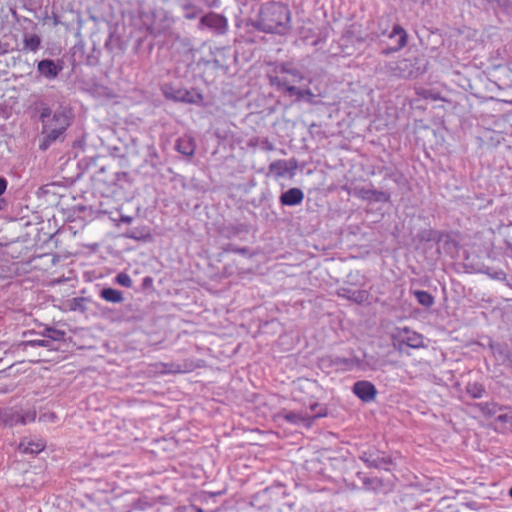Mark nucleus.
Returning <instances> with one entry per match:
<instances>
[{
  "label": "nucleus",
  "mask_w": 512,
  "mask_h": 512,
  "mask_svg": "<svg viewBox=\"0 0 512 512\" xmlns=\"http://www.w3.org/2000/svg\"><path fill=\"white\" fill-rule=\"evenodd\" d=\"M40 121L42 123L43 141L40 149L46 150L51 143L58 140L71 124L70 111L62 106L55 110L49 107H42L40 111Z\"/></svg>",
  "instance_id": "nucleus-1"
},
{
  "label": "nucleus",
  "mask_w": 512,
  "mask_h": 512,
  "mask_svg": "<svg viewBox=\"0 0 512 512\" xmlns=\"http://www.w3.org/2000/svg\"><path fill=\"white\" fill-rule=\"evenodd\" d=\"M316 388V382L306 378H299L290 385V394L293 401L302 402L305 407L304 410L299 412V416L304 419L312 420L324 417L327 414L326 407L310 397Z\"/></svg>",
  "instance_id": "nucleus-2"
},
{
  "label": "nucleus",
  "mask_w": 512,
  "mask_h": 512,
  "mask_svg": "<svg viewBox=\"0 0 512 512\" xmlns=\"http://www.w3.org/2000/svg\"><path fill=\"white\" fill-rule=\"evenodd\" d=\"M288 10L285 6L271 2L263 5L254 26L265 33L285 34Z\"/></svg>",
  "instance_id": "nucleus-3"
},
{
  "label": "nucleus",
  "mask_w": 512,
  "mask_h": 512,
  "mask_svg": "<svg viewBox=\"0 0 512 512\" xmlns=\"http://www.w3.org/2000/svg\"><path fill=\"white\" fill-rule=\"evenodd\" d=\"M386 68L392 76L403 79L416 78L426 71L427 61L422 56H414L389 62Z\"/></svg>",
  "instance_id": "nucleus-4"
},
{
  "label": "nucleus",
  "mask_w": 512,
  "mask_h": 512,
  "mask_svg": "<svg viewBox=\"0 0 512 512\" xmlns=\"http://www.w3.org/2000/svg\"><path fill=\"white\" fill-rule=\"evenodd\" d=\"M164 95L168 99L188 104H200L203 101L202 94L196 92L195 90H187L181 88L174 89L172 87H166L164 89Z\"/></svg>",
  "instance_id": "nucleus-5"
},
{
  "label": "nucleus",
  "mask_w": 512,
  "mask_h": 512,
  "mask_svg": "<svg viewBox=\"0 0 512 512\" xmlns=\"http://www.w3.org/2000/svg\"><path fill=\"white\" fill-rule=\"evenodd\" d=\"M63 70V62L61 60L43 59L37 63V71L40 76L46 80H54Z\"/></svg>",
  "instance_id": "nucleus-6"
},
{
  "label": "nucleus",
  "mask_w": 512,
  "mask_h": 512,
  "mask_svg": "<svg viewBox=\"0 0 512 512\" xmlns=\"http://www.w3.org/2000/svg\"><path fill=\"white\" fill-rule=\"evenodd\" d=\"M352 391L360 400L367 403L373 401L377 395L375 385L366 380L355 382Z\"/></svg>",
  "instance_id": "nucleus-7"
},
{
  "label": "nucleus",
  "mask_w": 512,
  "mask_h": 512,
  "mask_svg": "<svg viewBox=\"0 0 512 512\" xmlns=\"http://www.w3.org/2000/svg\"><path fill=\"white\" fill-rule=\"evenodd\" d=\"M388 38L392 41L393 45L390 48L384 49L383 54L388 55L391 52L399 51L407 44V33L399 25H395L392 31L388 34Z\"/></svg>",
  "instance_id": "nucleus-8"
},
{
  "label": "nucleus",
  "mask_w": 512,
  "mask_h": 512,
  "mask_svg": "<svg viewBox=\"0 0 512 512\" xmlns=\"http://www.w3.org/2000/svg\"><path fill=\"white\" fill-rule=\"evenodd\" d=\"M200 25L206 26L218 34H224L228 27L227 19L216 13H209L201 17Z\"/></svg>",
  "instance_id": "nucleus-9"
},
{
  "label": "nucleus",
  "mask_w": 512,
  "mask_h": 512,
  "mask_svg": "<svg viewBox=\"0 0 512 512\" xmlns=\"http://www.w3.org/2000/svg\"><path fill=\"white\" fill-rule=\"evenodd\" d=\"M290 98L295 97L297 100L304 101L310 104L318 103V97L320 93H314L310 89H299L290 86Z\"/></svg>",
  "instance_id": "nucleus-10"
},
{
  "label": "nucleus",
  "mask_w": 512,
  "mask_h": 512,
  "mask_svg": "<svg viewBox=\"0 0 512 512\" xmlns=\"http://www.w3.org/2000/svg\"><path fill=\"white\" fill-rule=\"evenodd\" d=\"M357 194L364 200L375 202H388L390 199V195L388 193L371 188L360 189Z\"/></svg>",
  "instance_id": "nucleus-11"
},
{
  "label": "nucleus",
  "mask_w": 512,
  "mask_h": 512,
  "mask_svg": "<svg viewBox=\"0 0 512 512\" xmlns=\"http://www.w3.org/2000/svg\"><path fill=\"white\" fill-rule=\"evenodd\" d=\"M176 149L185 156H192L195 152V143L191 137H181L177 140Z\"/></svg>",
  "instance_id": "nucleus-12"
},
{
  "label": "nucleus",
  "mask_w": 512,
  "mask_h": 512,
  "mask_svg": "<svg viewBox=\"0 0 512 512\" xmlns=\"http://www.w3.org/2000/svg\"><path fill=\"white\" fill-rule=\"evenodd\" d=\"M41 46V39L37 34H24L23 50L37 52Z\"/></svg>",
  "instance_id": "nucleus-13"
},
{
  "label": "nucleus",
  "mask_w": 512,
  "mask_h": 512,
  "mask_svg": "<svg viewBox=\"0 0 512 512\" xmlns=\"http://www.w3.org/2000/svg\"><path fill=\"white\" fill-rule=\"evenodd\" d=\"M101 298L111 303H121L124 300L123 293L114 288H104L100 292Z\"/></svg>",
  "instance_id": "nucleus-14"
},
{
  "label": "nucleus",
  "mask_w": 512,
  "mask_h": 512,
  "mask_svg": "<svg viewBox=\"0 0 512 512\" xmlns=\"http://www.w3.org/2000/svg\"><path fill=\"white\" fill-rule=\"evenodd\" d=\"M45 447V443L42 440L21 442L19 449L24 453L37 454L41 452Z\"/></svg>",
  "instance_id": "nucleus-15"
},
{
  "label": "nucleus",
  "mask_w": 512,
  "mask_h": 512,
  "mask_svg": "<svg viewBox=\"0 0 512 512\" xmlns=\"http://www.w3.org/2000/svg\"><path fill=\"white\" fill-rule=\"evenodd\" d=\"M288 172V163L286 161H277L270 165V175L279 179Z\"/></svg>",
  "instance_id": "nucleus-16"
},
{
  "label": "nucleus",
  "mask_w": 512,
  "mask_h": 512,
  "mask_svg": "<svg viewBox=\"0 0 512 512\" xmlns=\"http://www.w3.org/2000/svg\"><path fill=\"white\" fill-rule=\"evenodd\" d=\"M361 459L370 467L386 469L387 462L383 458H380L378 456L373 457L372 455H367L366 453H364L361 456Z\"/></svg>",
  "instance_id": "nucleus-17"
},
{
  "label": "nucleus",
  "mask_w": 512,
  "mask_h": 512,
  "mask_svg": "<svg viewBox=\"0 0 512 512\" xmlns=\"http://www.w3.org/2000/svg\"><path fill=\"white\" fill-rule=\"evenodd\" d=\"M335 363L344 370H352L360 365V360L356 358H336Z\"/></svg>",
  "instance_id": "nucleus-18"
},
{
  "label": "nucleus",
  "mask_w": 512,
  "mask_h": 512,
  "mask_svg": "<svg viewBox=\"0 0 512 512\" xmlns=\"http://www.w3.org/2000/svg\"><path fill=\"white\" fill-rule=\"evenodd\" d=\"M417 301L424 307H430L434 303L432 295L426 291L417 290L414 292Z\"/></svg>",
  "instance_id": "nucleus-19"
},
{
  "label": "nucleus",
  "mask_w": 512,
  "mask_h": 512,
  "mask_svg": "<svg viewBox=\"0 0 512 512\" xmlns=\"http://www.w3.org/2000/svg\"><path fill=\"white\" fill-rule=\"evenodd\" d=\"M466 389L468 394L475 399L482 398L485 392L483 385L479 383H469Z\"/></svg>",
  "instance_id": "nucleus-20"
},
{
  "label": "nucleus",
  "mask_w": 512,
  "mask_h": 512,
  "mask_svg": "<svg viewBox=\"0 0 512 512\" xmlns=\"http://www.w3.org/2000/svg\"><path fill=\"white\" fill-rule=\"evenodd\" d=\"M369 294L366 290H356L354 289L351 295L349 296V300L361 304L368 300Z\"/></svg>",
  "instance_id": "nucleus-21"
},
{
  "label": "nucleus",
  "mask_w": 512,
  "mask_h": 512,
  "mask_svg": "<svg viewBox=\"0 0 512 512\" xmlns=\"http://www.w3.org/2000/svg\"><path fill=\"white\" fill-rule=\"evenodd\" d=\"M85 298L82 297H75L69 302V309L71 311H79V312H85L86 307L84 305Z\"/></svg>",
  "instance_id": "nucleus-22"
},
{
  "label": "nucleus",
  "mask_w": 512,
  "mask_h": 512,
  "mask_svg": "<svg viewBox=\"0 0 512 512\" xmlns=\"http://www.w3.org/2000/svg\"><path fill=\"white\" fill-rule=\"evenodd\" d=\"M303 197V192L300 189L290 188V206L299 204Z\"/></svg>",
  "instance_id": "nucleus-23"
},
{
  "label": "nucleus",
  "mask_w": 512,
  "mask_h": 512,
  "mask_svg": "<svg viewBox=\"0 0 512 512\" xmlns=\"http://www.w3.org/2000/svg\"><path fill=\"white\" fill-rule=\"evenodd\" d=\"M184 17L187 19H194L200 14V10L198 7L193 5H184Z\"/></svg>",
  "instance_id": "nucleus-24"
},
{
  "label": "nucleus",
  "mask_w": 512,
  "mask_h": 512,
  "mask_svg": "<svg viewBox=\"0 0 512 512\" xmlns=\"http://www.w3.org/2000/svg\"><path fill=\"white\" fill-rule=\"evenodd\" d=\"M116 282L123 287L130 288L133 284L131 277L127 273H119L116 276Z\"/></svg>",
  "instance_id": "nucleus-25"
},
{
  "label": "nucleus",
  "mask_w": 512,
  "mask_h": 512,
  "mask_svg": "<svg viewBox=\"0 0 512 512\" xmlns=\"http://www.w3.org/2000/svg\"><path fill=\"white\" fill-rule=\"evenodd\" d=\"M44 335L47 336L48 338H50L51 340L58 341V340H62L64 338L65 333L60 330L48 328L45 330Z\"/></svg>",
  "instance_id": "nucleus-26"
},
{
  "label": "nucleus",
  "mask_w": 512,
  "mask_h": 512,
  "mask_svg": "<svg viewBox=\"0 0 512 512\" xmlns=\"http://www.w3.org/2000/svg\"><path fill=\"white\" fill-rule=\"evenodd\" d=\"M26 345L31 346V347H37V346L50 347L51 341L46 340V339H36V340L27 341Z\"/></svg>",
  "instance_id": "nucleus-27"
},
{
  "label": "nucleus",
  "mask_w": 512,
  "mask_h": 512,
  "mask_svg": "<svg viewBox=\"0 0 512 512\" xmlns=\"http://www.w3.org/2000/svg\"><path fill=\"white\" fill-rule=\"evenodd\" d=\"M498 7L503 8L508 13H512V0H492Z\"/></svg>",
  "instance_id": "nucleus-28"
},
{
  "label": "nucleus",
  "mask_w": 512,
  "mask_h": 512,
  "mask_svg": "<svg viewBox=\"0 0 512 512\" xmlns=\"http://www.w3.org/2000/svg\"><path fill=\"white\" fill-rule=\"evenodd\" d=\"M177 512H203V510L196 506L190 505V506H185V507L178 509Z\"/></svg>",
  "instance_id": "nucleus-29"
},
{
  "label": "nucleus",
  "mask_w": 512,
  "mask_h": 512,
  "mask_svg": "<svg viewBox=\"0 0 512 512\" xmlns=\"http://www.w3.org/2000/svg\"><path fill=\"white\" fill-rule=\"evenodd\" d=\"M354 289L351 288H341L338 290V295L342 298H346L349 300V296L353 292Z\"/></svg>",
  "instance_id": "nucleus-30"
},
{
  "label": "nucleus",
  "mask_w": 512,
  "mask_h": 512,
  "mask_svg": "<svg viewBox=\"0 0 512 512\" xmlns=\"http://www.w3.org/2000/svg\"><path fill=\"white\" fill-rule=\"evenodd\" d=\"M421 344V339L418 334H414L413 337L409 338V345L411 347H418Z\"/></svg>",
  "instance_id": "nucleus-31"
},
{
  "label": "nucleus",
  "mask_w": 512,
  "mask_h": 512,
  "mask_svg": "<svg viewBox=\"0 0 512 512\" xmlns=\"http://www.w3.org/2000/svg\"><path fill=\"white\" fill-rule=\"evenodd\" d=\"M7 185V180L3 177H0V196L6 191Z\"/></svg>",
  "instance_id": "nucleus-32"
},
{
  "label": "nucleus",
  "mask_w": 512,
  "mask_h": 512,
  "mask_svg": "<svg viewBox=\"0 0 512 512\" xmlns=\"http://www.w3.org/2000/svg\"><path fill=\"white\" fill-rule=\"evenodd\" d=\"M280 202L285 206L288 205V190L282 192Z\"/></svg>",
  "instance_id": "nucleus-33"
},
{
  "label": "nucleus",
  "mask_w": 512,
  "mask_h": 512,
  "mask_svg": "<svg viewBox=\"0 0 512 512\" xmlns=\"http://www.w3.org/2000/svg\"><path fill=\"white\" fill-rule=\"evenodd\" d=\"M125 236H126L127 238H129V239H135V240H139V239H140V236H139L136 232H134V231L127 232V233L125 234Z\"/></svg>",
  "instance_id": "nucleus-34"
},
{
  "label": "nucleus",
  "mask_w": 512,
  "mask_h": 512,
  "mask_svg": "<svg viewBox=\"0 0 512 512\" xmlns=\"http://www.w3.org/2000/svg\"><path fill=\"white\" fill-rule=\"evenodd\" d=\"M120 221L123 222V223H126V224H130L133 221V218L131 216H128V215H122L120 217Z\"/></svg>",
  "instance_id": "nucleus-35"
},
{
  "label": "nucleus",
  "mask_w": 512,
  "mask_h": 512,
  "mask_svg": "<svg viewBox=\"0 0 512 512\" xmlns=\"http://www.w3.org/2000/svg\"><path fill=\"white\" fill-rule=\"evenodd\" d=\"M34 417V415H27L26 417H22V424H26L27 421H33Z\"/></svg>",
  "instance_id": "nucleus-36"
},
{
  "label": "nucleus",
  "mask_w": 512,
  "mask_h": 512,
  "mask_svg": "<svg viewBox=\"0 0 512 512\" xmlns=\"http://www.w3.org/2000/svg\"><path fill=\"white\" fill-rule=\"evenodd\" d=\"M297 416L296 410L290 411L289 419L292 421Z\"/></svg>",
  "instance_id": "nucleus-37"
},
{
  "label": "nucleus",
  "mask_w": 512,
  "mask_h": 512,
  "mask_svg": "<svg viewBox=\"0 0 512 512\" xmlns=\"http://www.w3.org/2000/svg\"><path fill=\"white\" fill-rule=\"evenodd\" d=\"M152 33L158 34L160 33V30L155 31V28H152Z\"/></svg>",
  "instance_id": "nucleus-38"
},
{
  "label": "nucleus",
  "mask_w": 512,
  "mask_h": 512,
  "mask_svg": "<svg viewBox=\"0 0 512 512\" xmlns=\"http://www.w3.org/2000/svg\"><path fill=\"white\" fill-rule=\"evenodd\" d=\"M506 417H507L506 415H500L499 419L504 420V419H506Z\"/></svg>",
  "instance_id": "nucleus-39"
},
{
  "label": "nucleus",
  "mask_w": 512,
  "mask_h": 512,
  "mask_svg": "<svg viewBox=\"0 0 512 512\" xmlns=\"http://www.w3.org/2000/svg\"><path fill=\"white\" fill-rule=\"evenodd\" d=\"M509 495L512 497V487L510 488Z\"/></svg>",
  "instance_id": "nucleus-40"
},
{
  "label": "nucleus",
  "mask_w": 512,
  "mask_h": 512,
  "mask_svg": "<svg viewBox=\"0 0 512 512\" xmlns=\"http://www.w3.org/2000/svg\"><path fill=\"white\" fill-rule=\"evenodd\" d=\"M289 165H290V170L292 169V161L290 160L289 162Z\"/></svg>",
  "instance_id": "nucleus-41"
}]
</instances>
